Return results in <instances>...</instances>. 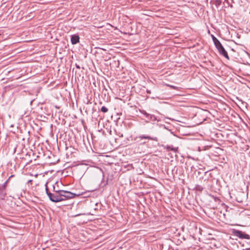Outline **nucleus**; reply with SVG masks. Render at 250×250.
Listing matches in <instances>:
<instances>
[{
	"label": "nucleus",
	"mask_w": 250,
	"mask_h": 250,
	"mask_svg": "<svg viewBox=\"0 0 250 250\" xmlns=\"http://www.w3.org/2000/svg\"><path fill=\"white\" fill-rule=\"evenodd\" d=\"M54 191L56 193H47V195L50 200L53 202H59L63 201L61 193L59 192V190H55V187H54Z\"/></svg>",
	"instance_id": "obj_1"
},
{
	"label": "nucleus",
	"mask_w": 250,
	"mask_h": 250,
	"mask_svg": "<svg viewBox=\"0 0 250 250\" xmlns=\"http://www.w3.org/2000/svg\"><path fill=\"white\" fill-rule=\"evenodd\" d=\"M101 111H102L104 113H106L108 111V109L105 106H103L101 108Z\"/></svg>",
	"instance_id": "obj_13"
},
{
	"label": "nucleus",
	"mask_w": 250,
	"mask_h": 250,
	"mask_svg": "<svg viewBox=\"0 0 250 250\" xmlns=\"http://www.w3.org/2000/svg\"><path fill=\"white\" fill-rule=\"evenodd\" d=\"M217 49H218V50L220 54L223 55L224 57L227 58L228 60H229V56L228 54V53L225 50V48L222 46V45L221 46H220L219 47L217 48Z\"/></svg>",
	"instance_id": "obj_4"
},
{
	"label": "nucleus",
	"mask_w": 250,
	"mask_h": 250,
	"mask_svg": "<svg viewBox=\"0 0 250 250\" xmlns=\"http://www.w3.org/2000/svg\"><path fill=\"white\" fill-rule=\"evenodd\" d=\"M167 148L168 150H170L173 151L174 152H176V150H177V149L176 148H174V147H173L172 146H167Z\"/></svg>",
	"instance_id": "obj_12"
},
{
	"label": "nucleus",
	"mask_w": 250,
	"mask_h": 250,
	"mask_svg": "<svg viewBox=\"0 0 250 250\" xmlns=\"http://www.w3.org/2000/svg\"><path fill=\"white\" fill-rule=\"evenodd\" d=\"M6 194V191L3 190V187H0V199H3Z\"/></svg>",
	"instance_id": "obj_7"
},
{
	"label": "nucleus",
	"mask_w": 250,
	"mask_h": 250,
	"mask_svg": "<svg viewBox=\"0 0 250 250\" xmlns=\"http://www.w3.org/2000/svg\"><path fill=\"white\" fill-rule=\"evenodd\" d=\"M195 189L197 190L201 191L203 190V188L201 186L196 185L195 187Z\"/></svg>",
	"instance_id": "obj_11"
},
{
	"label": "nucleus",
	"mask_w": 250,
	"mask_h": 250,
	"mask_svg": "<svg viewBox=\"0 0 250 250\" xmlns=\"http://www.w3.org/2000/svg\"><path fill=\"white\" fill-rule=\"evenodd\" d=\"M139 138H140L141 139H149V140L155 141L156 142L158 141V138L156 137H150L149 136H146V135H144L140 136L139 137Z\"/></svg>",
	"instance_id": "obj_6"
},
{
	"label": "nucleus",
	"mask_w": 250,
	"mask_h": 250,
	"mask_svg": "<svg viewBox=\"0 0 250 250\" xmlns=\"http://www.w3.org/2000/svg\"><path fill=\"white\" fill-rule=\"evenodd\" d=\"M167 85L174 89H178V87L175 86L170 85V84H167Z\"/></svg>",
	"instance_id": "obj_15"
},
{
	"label": "nucleus",
	"mask_w": 250,
	"mask_h": 250,
	"mask_svg": "<svg viewBox=\"0 0 250 250\" xmlns=\"http://www.w3.org/2000/svg\"><path fill=\"white\" fill-rule=\"evenodd\" d=\"M148 119L152 121H159V120L157 119V117L155 115H152V114H150V116H149Z\"/></svg>",
	"instance_id": "obj_10"
},
{
	"label": "nucleus",
	"mask_w": 250,
	"mask_h": 250,
	"mask_svg": "<svg viewBox=\"0 0 250 250\" xmlns=\"http://www.w3.org/2000/svg\"><path fill=\"white\" fill-rule=\"evenodd\" d=\"M59 192L61 193V197L63 199V201L68 199H71L77 195L70 191L59 190Z\"/></svg>",
	"instance_id": "obj_2"
},
{
	"label": "nucleus",
	"mask_w": 250,
	"mask_h": 250,
	"mask_svg": "<svg viewBox=\"0 0 250 250\" xmlns=\"http://www.w3.org/2000/svg\"><path fill=\"white\" fill-rule=\"evenodd\" d=\"M211 37H212V41L213 42L214 41V40H216L217 38L214 36H213V35H211Z\"/></svg>",
	"instance_id": "obj_17"
},
{
	"label": "nucleus",
	"mask_w": 250,
	"mask_h": 250,
	"mask_svg": "<svg viewBox=\"0 0 250 250\" xmlns=\"http://www.w3.org/2000/svg\"><path fill=\"white\" fill-rule=\"evenodd\" d=\"M233 234L234 236H237L241 239H250V236L249 234H246L239 230L234 229L233 230Z\"/></svg>",
	"instance_id": "obj_3"
},
{
	"label": "nucleus",
	"mask_w": 250,
	"mask_h": 250,
	"mask_svg": "<svg viewBox=\"0 0 250 250\" xmlns=\"http://www.w3.org/2000/svg\"><path fill=\"white\" fill-rule=\"evenodd\" d=\"M141 113L144 114L146 118H148L149 116H150V114H148L147 113L146 111L145 110H143L142 111H141Z\"/></svg>",
	"instance_id": "obj_14"
},
{
	"label": "nucleus",
	"mask_w": 250,
	"mask_h": 250,
	"mask_svg": "<svg viewBox=\"0 0 250 250\" xmlns=\"http://www.w3.org/2000/svg\"><path fill=\"white\" fill-rule=\"evenodd\" d=\"M13 176V175L10 176V177L3 183V184L0 185V187H3L4 190L6 191V187L7 186V184L9 179Z\"/></svg>",
	"instance_id": "obj_9"
},
{
	"label": "nucleus",
	"mask_w": 250,
	"mask_h": 250,
	"mask_svg": "<svg viewBox=\"0 0 250 250\" xmlns=\"http://www.w3.org/2000/svg\"><path fill=\"white\" fill-rule=\"evenodd\" d=\"M80 38L78 35H73L71 37V42L72 44H75L79 42Z\"/></svg>",
	"instance_id": "obj_5"
},
{
	"label": "nucleus",
	"mask_w": 250,
	"mask_h": 250,
	"mask_svg": "<svg viewBox=\"0 0 250 250\" xmlns=\"http://www.w3.org/2000/svg\"><path fill=\"white\" fill-rule=\"evenodd\" d=\"M45 190H46V192L47 194V193H50L48 191V188H47V186L46 184L45 185Z\"/></svg>",
	"instance_id": "obj_16"
},
{
	"label": "nucleus",
	"mask_w": 250,
	"mask_h": 250,
	"mask_svg": "<svg viewBox=\"0 0 250 250\" xmlns=\"http://www.w3.org/2000/svg\"><path fill=\"white\" fill-rule=\"evenodd\" d=\"M213 43L216 48L219 47L220 46L222 45V44L217 39H216V40L214 39Z\"/></svg>",
	"instance_id": "obj_8"
}]
</instances>
